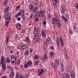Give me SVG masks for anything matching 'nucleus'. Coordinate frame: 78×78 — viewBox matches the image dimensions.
<instances>
[{"instance_id":"f257e3e1","label":"nucleus","mask_w":78,"mask_h":78,"mask_svg":"<svg viewBox=\"0 0 78 78\" xmlns=\"http://www.w3.org/2000/svg\"><path fill=\"white\" fill-rule=\"evenodd\" d=\"M1 64L2 65V69L4 70H5L6 69V65H5V64H6V59L5 58H4L3 56H2Z\"/></svg>"},{"instance_id":"f03ea898","label":"nucleus","mask_w":78,"mask_h":78,"mask_svg":"<svg viewBox=\"0 0 78 78\" xmlns=\"http://www.w3.org/2000/svg\"><path fill=\"white\" fill-rule=\"evenodd\" d=\"M34 34L35 36H36L34 38V39L36 41H37L38 42H39L40 41H39V37L37 35V30L36 29H35L34 31Z\"/></svg>"},{"instance_id":"7ed1b4c3","label":"nucleus","mask_w":78,"mask_h":78,"mask_svg":"<svg viewBox=\"0 0 78 78\" xmlns=\"http://www.w3.org/2000/svg\"><path fill=\"white\" fill-rule=\"evenodd\" d=\"M51 21L52 24L56 25L57 22H59V20L58 18H55V17H53L52 18Z\"/></svg>"},{"instance_id":"20e7f679","label":"nucleus","mask_w":78,"mask_h":78,"mask_svg":"<svg viewBox=\"0 0 78 78\" xmlns=\"http://www.w3.org/2000/svg\"><path fill=\"white\" fill-rule=\"evenodd\" d=\"M31 62L30 61L28 62L27 63H25L24 65V68H27L28 67H29L30 65H31Z\"/></svg>"},{"instance_id":"39448f33","label":"nucleus","mask_w":78,"mask_h":78,"mask_svg":"<svg viewBox=\"0 0 78 78\" xmlns=\"http://www.w3.org/2000/svg\"><path fill=\"white\" fill-rule=\"evenodd\" d=\"M19 12L20 13V16H21V17H22L23 19H25V18L23 17V16H24V14H25L23 10H21V11Z\"/></svg>"},{"instance_id":"423d86ee","label":"nucleus","mask_w":78,"mask_h":78,"mask_svg":"<svg viewBox=\"0 0 78 78\" xmlns=\"http://www.w3.org/2000/svg\"><path fill=\"white\" fill-rule=\"evenodd\" d=\"M39 73H38V75L39 76H41L44 72V69H39L38 71Z\"/></svg>"},{"instance_id":"0eeeda50","label":"nucleus","mask_w":78,"mask_h":78,"mask_svg":"<svg viewBox=\"0 0 78 78\" xmlns=\"http://www.w3.org/2000/svg\"><path fill=\"white\" fill-rule=\"evenodd\" d=\"M58 2H59L58 0H53V3L55 6H56L57 3H58Z\"/></svg>"},{"instance_id":"6e6552de","label":"nucleus","mask_w":78,"mask_h":78,"mask_svg":"<svg viewBox=\"0 0 78 78\" xmlns=\"http://www.w3.org/2000/svg\"><path fill=\"white\" fill-rule=\"evenodd\" d=\"M41 33L42 36H43V37H45L46 36V34H45V31L44 30H42L41 31Z\"/></svg>"},{"instance_id":"1a4fd4ad","label":"nucleus","mask_w":78,"mask_h":78,"mask_svg":"<svg viewBox=\"0 0 78 78\" xmlns=\"http://www.w3.org/2000/svg\"><path fill=\"white\" fill-rule=\"evenodd\" d=\"M9 10V7H6L4 9V12L5 14H6L8 11Z\"/></svg>"},{"instance_id":"9d476101","label":"nucleus","mask_w":78,"mask_h":78,"mask_svg":"<svg viewBox=\"0 0 78 78\" xmlns=\"http://www.w3.org/2000/svg\"><path fill=\"white\" fill-rule=\"evenodd\" d=\"M48 56L47 55L44 54L43 57V59L44 61H46L47 60Z\"/></svg>"},{"instance_id":"9b49d317","label":"nucleus","mask_w":78,"mask_h":78,"mask_svg":"<svg viewBox=\"0 0 78 78\" xmlns=\"http://www.w3.org/2000/svg\"><path fill=\"white\" fill-rule=\"evenodd\" d=\"M39 15L41 17H42V16H44V12L42 11V10L40 11L39 13Z\"/></svg>"},{"instance_id":"f8f14e48","label":"nucleus","mask_w":78,"mask_h":78,"mask_svg":"<svg viewBox=\"0 0 78 78\" xmlns=\"http://www.w3.org/2000/svg\"><path fill=\"white\" fill-rule=\"evenodd\" d=\"M8 0H5L3 4V6L4 7L6 6V5H7V3H8Z\"/></svg>"},{"instance_id":"ddd939ff","label":"nucleus","mask_w":78,"mask_h":78,"mask_svg":"<svg viewBox=\"0 0 78 78\" xmlns=\"http://www.w3.org/2000/svg\"><path fill=\"white\" fill-rule=\"evenodd\" d=\"M56 44L57 45V46H59L60 44H59V43H60V41H59V40L58 39V38H57V40H56Z\"/></svg>"},{"instance_id":"4468645a","label":"nucleus","mask_w":78,"mask_h":78,"mask_svg":"<svg viewBox=\"0 0 78 78\" xmlns=\"http://www.w3.org/2000/svg\"><path fill=\"white\" fill-rule=\"evenodd\" d=\"M14 72L13 71L11 72L10 74V76L11 78H12L14 76Z\"/></svg>"},{"instance_id":"2eb2a0df","label":"nucleus","mask_w":78,"mask_h":78,"mask_svg":"<svg viewBox=\"0 0 78 78\" xmlns=\"http://www.w3.org/2000/svg\"><path fill=\"white\" fill-rule=\"evenodd\" d=\"M61 10L62 14H64V12H65V8L63 7V9L61 8Z\"/></svg>"},{"instance_id":"dca6fc26","label":"nucleus","mask_w":78,"mask_h":78,"mask_svg":"<svg viewBox=\"0 0 78 78\" xmlns=\"http://www.w3.org/2000/svg\"><path fill=\"white\" fill-rule=\"evenodd\" d=\"M39 8V7H36L35 6L34 8V9L33 12H36L37 10H38V8Z\"/></svg>"},{"instance_id":"f3484780","label":"nucleus","mask_w":78,"mask_h":78,"mask_svg":"<svg viewBox=\"0 0 78 78\" xmlns=\"http://www.w3.org/2000/svg\"><path fill=\"white\" fill-rule=\"evenodd\" d=\"M50 37H48L46 41V43L48 45L49 44H50Z\"/></svg>"},{"instance_id":"a211bd4d","label":"nucleus","mask_w":78,"mask_h":78,"mask_svg":"<svg viewBox=\"0 0 78 78\" xmlns=\"http://www.w3.org/2000/svg\"><path fill=\"white\" fill-rule=\"evenodd\" d=\"M56 24H57V26L59 28H60V27H61V22H60V21H59V20L58 22H57Z\"/></svg>"},{"instance_id":"6ab92c4d","label":"nucleus","mask_w":78,"mask_h":78,"mask_svg":"<svg viewBox=\"0 0 78 78\" xmlns=\"http://www.w3.org/2000/svg\"><path fill=\"white\" fill-rule=\"evenodd\" d=\"M29 9L30 11H31L32 12H33V6L31 5H30L29 6Z\"/></svg>"},{"instance_id":"aec40b11","label":"nucleus","mask_w":78,"mask_h":78,"mask_svg":"<svg viewBox=\"0 0 78 78\" xmlns=\"http://www.w3.org/2000/svg\"><path fill=\"white\" fill-rule=\"evenodd\" d=\"M16 28L18 30L21 28V25L20 24H18L16 25Z\"/></svg>"},{"instance_id":"412c9836","label":"nucleus","mask_w":78,"mask_h":78,"mask_svg":"<svg viewBox=\"0 0 78 78\" xmlns=\"http://www.w3.org/2000/svg\"><path fill=\"white\" fill-rule=\"evenodd\" d=\"M20 48L21 50H24L26 48V46L25 45H23L20 47Z\"/></svg>"},{"instance_id":"4be33fe9","label":"nucleus","mask_w":78,"mask_h":78,"mask_svg":"<svg viewBox=\"0 0 78 78\" xmlns=\"http://www.w3.org/2000/svg\"><path fill=\"white\" fill-rule=\"evenodd\" d=\"M9 41V36H8L5 40V44H7Z\"/></svg>"},{"instance_id":"5701e85b","label":"nucleus","mask_w":78,"mask_h":78,"mask_svg":"<svg viewBox=\"0 0 78 78\" xmlns=\"http://www.w3.org/2000/svg\"><path fill=\"white\" fill-rule=\"evenodd\" d=\"M61 70H64V65L62 64V63L61 64Z\"/></svg>"},{"instance_id":"b1692460","label":"nucleus","mask_w":78,"mask_h":78,"mask_svg":"<svg viewBox=\"0 0 78 78\" xmlns=\"http://www.w3.org/2000/svg\"><path fill=\"white\" fill-rule=\"evenodd\" d=\"M39 13H38V12H36L35 14V17H39Z\"/></svg>"},{"instance_id":"393cba45","label":"nucleus","mask_w":78,"mask_h":78,"mask_svg":"<svg viewBox=\"0 0 78 78\" xmlns=\"http://www.w3.org/2000/svg\"><path fill=\"white\" fill-rule=\"evenodd\" d=\"M11 16H8L6 18V20H11Z\"/></svg>"},{"instance_id":"a878e982","label":"nucleus","mask_w":78,"mask_h":78,"mask_svg":"<svg viewBox=\"0 0 78 78\" xmlns=\"http://www.w3.org/2000/svg\"><path fill=\"white\" fill-rule=\"evenodd\" d=\"M50 56L51 58H53L54 56V54H53V52H51L50 53Z\"/></svg>"},{"instance_id":"bb28decb","label":"nucleus","mask_w":78,"mask_h":78,"mask_svg":"<svg viewBox=\"0 0 78 78\" xmlns=\"http://www.w3.org/2000/svg\"><path fill=\"white\" fill-rule=\"evenodd\" d=\"M12 60L11 61L12 64H14V62H16V60L15 59H12Z\"/></svg>"},{"instance_id":"cd10ccee","label":"nucleus","mask_w":78,"mask_h":78,"mask_svg":"<svg viewBox=\"0 0 78 78\" xmlns=\"http://www.w3.org/2000/svg\"><path fill=\"white\" fill-rule=\"evenodd\" d=\"M24 54L26 56H27V55H29V52H28V51H26L25 52Z\"/></svg>"},{"instance_id":"c85d7f7f","label":"nucleus","mask_w":78,"mask_h":78,"mask_svg":"<svg viewBox=\"0 0 78 78\" xmlns=\"http://www.w3.org/2000/svg\"><path fill=\"white\" fill-rule=\"evenodd\" d=\"M62 18L63 19L65 20V21H66V22H67V19H66L65 17H64V16H62Z\"/></svg>"},{"instance_id":"c756f323","label":"nucleus","mask_w":78,"mask_h":78,"mask_svg":"<svg viewBox=\"0 0 78 78\" xmlns=\"http://www.w3.org/2000/svg\"><path fill=\"white\" fill-rule=\"evenodd\" d=\"M66 78H70V76H69V74L67 73L66 74Z\"/></svg>"},{"instance_id":"7c9ffc66","label":"nucleus","mask_w":78,"mask_h":78,"mask_svg":"<svg viewBox=\"0 0 78 78\" xmlns=\"http://www.w3.org/2000/svg\"><path fill=\"white\" fill-rule=\"evenodd\" d=\"M20 15V13L19 12L16 15V17L17 18V17H18Z\"/></svg>"},{"instance_id":"2f4dec72","label":"nucleus","mask_w":78,"mask_h":78,"mask_svg":"<svg viewBox=\"0 0 78 78\" xmlns=\"http://www.w3.org/2000/svg\"><path fill=\"white\" fill-rule=\"evenodd\" d=\"M75 75V74H74L73 71L71 70L70 71V75L71 76L72 75Z\"/></svg>"},{"instance_id":"473e14b6","label":"nucleus","mask_w":78,"mask_h":78,"mask_svg":"<svg viewBox=\"0 0 78 78\" xmlns=\"http://www.w3.org/2000/svg\"><path fill=\"white\" fill-rule=\"evenodd\" d=\"M6 62L8 63H9L10 62V60L9 59V58H7L6 59Z\"/></svg>"},{"instance_id":"72a5a7b5","label":"nucleus","mask_w":78,"mask_h":78,"mask_svg":"<svg viewBox=\"0 0 78 78\" xmlns=\"http://www.w3.org/2000/svg\"><path fill=\"white\" fill-rule=\"evenodd\" d=\"M19 60H18L15 63V65H19Z\"/></svg>"},{"instance_id":"f704fd0d","label":"nucleus","mask_w":78,"mask_h":78,"mask_svg":"<svg viewBox=\"0 0 78 78\" xmlns=\"http://www.w3.org/2000/svg\"><path fill=\"white\" fill-rule=\"evenodd\" d=\"M51 66L53 68H55V63H52V64H51Z\"/></svg>"},{"instance_id":"c9c22d12","label":"nucleus","mask_w":78,"mask_h":78,"mask_svg":"<svg viewBox=\"0 0 78 78\" xmlns=\"http://www.w3.org/2000/svg\"><path fill=\"white\" fill-rule=\"evenodd\" d=\"M35 5L36 7H39V2H37L35 4Z\"/></svg>"},{"instance_id":"e433bc0d","label":"nucleus","mask_w":78,"mask_h":78,"mask_svg":"<svg viewBox=\"0 0 78 78\" xmlns=\"http://www.w3.org/2000/svg\"><path fill=\"white\" fill-rule=\"evenodd\" d=\"M61 45L62 46V47H64V41H61Z\"/></svg>"},{"instance_id":"4c0bfd02","label":"nucleus","mask_w":78,"mask_h":78,"mask_svg":"<svg viewBox=\"0 0 78 78\" xmlns=\"http://www.w3.org/2000/svg\"><path fill=\"white\" fill-rule=\"evenodd\" d=\"M8 69H9V70H13V69H12V67H8Z\"/></svg>"},{"instance_id":"58836bf2","label":"nucleus","mask_w":78,"mask_h":78,"mask_svg":"<svg viewBox=\"0 0 78 78\" xmlns=\"http://www.w3.org/2000/svg\"><path fill=\"white\" fill-rule=\"evenodd\" d=\"M34 58L35 59H37L39 58V56L38 55H35L34 57Z\"/></svg>"},{"instance_id":"ea45409f","label":"nucleus","mask_w":78,"mask_h":78,"mask_svg":"<svg viewBox=\"0 0 78 78\" xmlns=\"http://www.w3.org/2000/svg\"><path fill=\"white\" fill-rule=\"evenodd\" d=\"M48 17L49 19H50V18H51V16L50 15V14L48 13Z\"/></svg>"},{"instance_id":"a19ab883","label":"nucleus","mask_w":78,"mask_h":78,"mask_svg":"<svg viewBox=\"0 0 78 78\" xmlns=\"http://www.w3.org/2000/svg\"><path fill=\"white\" fill-rule=\"evenodd\" d=\"M9 23V21L8 20L6 21V23L5 24L7 26H7H8V23Z\"/></svg>"},{"instance_id":"79ce46f5","label":"nucleus","mask_w":78,"mask_h":78,"mask_svg":"<svg viewBox=\"0 0 78 78\" xmlns=\"http://www.w3.org/2000/svg\"><path fill=\"white\" fill-rule=\"evenodd\" d=\"M36 41L34 39H33V40L32 41V44H35V43H36Z\"/></svg>"},{"instance_id":"37998d69","label":"nucleus","mask_w":78,"mask_h":78,"mask_svg":"<svg viewBox=\"0 0 78 78\" xmlns=\"http://www.w3.org/2000/svg\"><path fill=\"white\" fill-rule=\"evenodd\" d=\"M60 42H63V41H64V40H63V39H62V38H60Z\"/></svg>"},{"instance_id":"c03bdc74","label":"nucleus","mask_w":78,"mask_h":78,"mask_svg":"<svg viewBox=\"0 0 78 78\" xmlns=\"http://www.w3.org/2000/svg\"><path fill=\"white\" fill-rule=\"evenodd\" d=\"M56 62L57 64L58 65H59V60H56Z\"/></svg>"},{"instance_id":"a18cd8bd","label":"nucleus","mask_w":78,"mask_h":78,"mask_svg":"<svg viewBox=\"0 0 78 78\" xmlns=\"http://www.w3.org/2000/svg\"><path fill=\"white\" fill-rule=\"evenodd\" d=\"M34 64L35 66H36V65H37V64H38V62H37V61H36L34 63Z\"/></svg>"},{"instance_id":"49530a36","label":"nucleus","mask_w":78,"mask_h":78,"mask_svg":"<svg viewBox=\"0 0 78 78\" xmlns=\"http://www.w3.org/2000/svg\"><path fill=\"white\" fill-rule=\"evenodd\" d=\"M34 16V15H33V14H31L30 16V19H31V18H33Z\"/></svg>"},{"instance_id":"de8ad7c7","label":"nucleus","mask_w":78,"mask_h":78,"mask_svg":"<svg viewBox=\"0 0 78 78\" xmlns=\"http://www.w3.org/2000/svg\"><path fill=\"white\" fill-rule=\"evenodd\" d=\"M73 28L75 30V29H76V24H75L74 25Z\"/></svg>"},{"instance_id":"09e8293b","label":"nucleus","mask_w":78,"mask_h":78,"mask_svg":"<svg viewBox=\"0 0 78 78\" xmlns=\"http://www.w3.org/2000/svg\"><path fill=\"white\" fill-rule=\"evenodd\" d=\"M20 5H19L17 6L16 8V9L18 10L19 9V8H20Z\"/></svg>"},{"instance_id":"8fccbe9b","label":"nucleus","mask_w":78,"mask_h":78,"mask_svg":"<svg viewBox=\"0 0 78 78\" xmlns=\"http://www.w3.org/2000/svg\"><path fill=\"white\" fill-rule=\"evenodd\" d=\"M71 78H75V75H73L71 76Z\"/></svg>"},{"instance_id":"3c124183","label":"nucleus","mask_w":78,"mask_h":78,"mask_svg":"<svg viewBox=\"0 0 78 78\" xmlns=\"http://www.w3.org/2000/svg\"><path fill=\"white\" fill-rule=\"evenodd\" d=\"M16 58L15 57H13L12 58V59H15L16 60Z\"/></svg>"},{"instance_id":"603ef678","label":"nucleus","mask_w":78,"mask_h":78,"mask_svg":"<svg viewBox=\"0 0 78 78\" xmlns=\"http://www.w3.org/2000/svg\"><path fill=\"white\" fill-rule=\"evenodd\" d=\"M26 41H28L29 40V37H26Z\"/></svg>"},{"instance_id":"864d4df0","label":"nucleus","mask_w":78,"mask_h":78,"mask_svg":"<svg viewBox=\"0 0 78 78\" xmlns=\"http://www.w3.org/2000/svg\"><path fill=\"white\" fill-rule=\"evenodd\" d=\"M76 8L77 9H78V4H77L76 5Z\"/></svg>"},{"instance_id":"5fc2aeb1","label":"nucleus","mask_w":78,"mask_h":78,"mask_svg":"<svg viewBox=\"0 0 78 78\" xmlns=\"http://www.w3.org/2000/svg\"><path fill=\"white\" fill-rule=\"evenodd\" d=\"M65 8V7H64V5H62V6L61 7V8L63 9V8Z\"/></svg>"},{"instance_id":"6e6d98bb","label":"nucleus","mask_w":78,"mask_h":78,"mask_svg":"<svg viewBox=\"0 0 78 78\" xmlns=\"http://www.w3.org/2000/svg\"><path fill=\"white\" fill-rule=\"evenodd\" d=\"M35 20H36V21H37H37H38V20H39V19H38L37 18V17L35 19Z\"/></svg>"},{"instance_id":"4d7b16f0","label":"nucleus","mask_w":78,"mask_h":78,"mask_svg":"<svg viewBox=\"0 0 78 78\" xmlns=\"http://www.w3.org/2000/svg\"><path fill=\"white\" fill-rule=\"evenodd\" d=\"M50 48L52 50H53V49L54 48H53V46H52Z\"/></svg>"},{"instance_id":"13d9d810","label":"nucleus","mask_w":78,"mask_h":78,"mask_svg":"<svg viewBox=\"0 0 78 78\" xmlns=\"http://www.w3.org/2000/svg\"><path fill=\"white\" fill-rule=\"evenodd\" d=\"M33 4H34V5H36V2L34 1H33Z\"/></svg>"},{"instance_id":"bf43d9fd","label":"nucleus","mask_w":78,"mask_h":78,"mask_svg":"<svg viewBox=\"0 0 78 78\" xmlns=\"http://www.w3.org/2000/svg\"><path fill=\"white\" fill-rule=\"evenodd\" d=\"M72 33H73L72 31L71 30L70 31V34H72Z\"/></svg>"},{"instance_id":"052dcab7","label":"nucleus","mask_w":78,"mask_h":78,"mask_svg":"<svg viewBox=\"0 0 78 78\" xmlns=\"http://www.w3.org/2000/svg\"><path fill=\"white\" fill-rule=\"evenodd\" d=\"M66 58L67 59H69V58L68 57V56L67 55H66Z\"/></svg>"},{"instance_id":"680f3d73","label":"nucleus","mask_w":78,"mask_h":78,"mask_svg":"<svg viewBox=\"0 0 78 78\" xmlns=\"http://www.w3.org/2000/svg\"><path fill=\"white\" fill-rule=\"evenodd\" d=\"M17 20H20V17H18L17 18Z\"/></svg>"},{"instance_id":"e2e57ef3","label":"nucleus","mask_w":78,"mask_h":78,"mask_svg":"<svg viewBox=\"0 0 78 78\" xmlns=\"http://www.w3.org/2000/svg\"><path fill=\"white\" fill-rule=\"evenodd\" d=\"M25 32V30H23V31H22V33H24Z\"/></svg>"},{"instance_id":"0e129e2a","label":"nucleus","mask_w":78,"mask_h":78,"mask_svg":"<svg viewBox=\"0 0 78 78\" xmlns=\"http://www.w3.org/2000/svg\"><path fill=\"white\" fill-rule=\"evenodd\" d=\"M43 24L44 25H45V24H46V21H44L43 22Z\"/></svg>"},{"instance_id":"69168bd1","label":"nucleus","mask_w":78,"mask_h":78,"mask_svg":"<svg viewBox=\"0 0 78 78\" xmlns=\"http://www.w3.org/2000/svg\"><path fill=\"white\" fill-rule=\"evenodd\" d=\"M16 76V77H18V76H19V75L18 74H17Z\"/></svg>"},{"instance_id":"338daca9","label":"nucleus","mask_w":78,"mask_h":78,"mask_svg":"<svg viewBox=\"0 0 78 78\" xmlns=\"http://www.w3.org/2000/svg\"><path fill=\"white\" fill-rule=\"evenodd\" d=\"M64 69H61L62 72H64Z\"/></svg>"},{"instance_id":"774afa93","label":"nucleus","mask_w":78,"mask_h":78,"mask_svg":"<svg viewBox=\"0 0 78 78\" xmlns=\"http://www.w3.org/2000/svg\"><path fill=\"white\" fill-rule=\"evenodd\" d=\"M46 48H44V51H46Z\"/></svg>"}]
</instances>
